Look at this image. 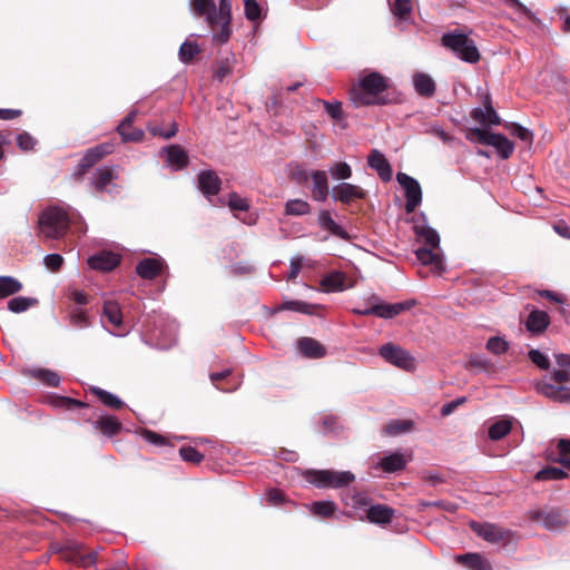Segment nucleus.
Segmentation results:
<instances>
[{"mask_svg":"<svg viewBox=\"0 0 570 570\" xmlns=\"http://www.w3.org/2000/svg\"><path fill=\"white\" fill-rule=\"evenodd\" d=\"M411 428H412V423L410 421L392 420L391 422H389L385 425L384 431L386 434H390V435H399V434L409 432L411 430Z\"/></svg>","mask_w":570,"mask_h":570,"instance_id":"obj_50","label":"nucleus"},{"mask_svg":"<svg viewBox=\"0 0 570 570\" xmlns=\"http://www.w3.org/2000/svg\"><path fill=\"white\" fill-rule=\"evenodd\" d=\"M471 528L479 537L491 543H498L505 539L507 532L494 524L473 522Z\"/></svg>","mask_w":570,"mask_h":570,"instance_id":"obj_20","label":"nucleus"},{"mask_svg":"<svg viewBox=\"0 0 570 570\" xmlns=\"http://www.w3.org/2000/svg\"><path fill=\"white\" fill-rule=\"evenodd\" d=\"M426 132L438 137L440 140L448 145L452 144L455 140V138L449 132H446L440 125H431L426 129Z\"/></svg>","mask_w":570,"mask_h":570,"instance_id":"obj_62","label":"nucleus"},{"mask_svg":"<svg viewBox=\"0 0 570 570\" xmlns=\"http://www.w3.org/2000/svg\"><path fill=\"white\" fill-rule=\"evenodd\" d=\"M70 324L77 328H86L90 325V322L87 314L82 309L77 308L70 313Z\"/></svg>","mask_w":570,"mask_h":570,"instance_id":"obj_57","label":"nucleus"},{"mask_svg":"<svg viewBox=\"0 0 570 570\" xmlns=\"http://www.w3.org/2000/svg\"><path fill=\"white\" fill-rule=\"evenodd\" d=\"M365 196L366 193L363 188L350 183H340L332 189L333 199L342 204H350L352 200L363 199Z\"/></svg>","mask_w":570,"mask_h":570,"instance_id":"obj_11","label":"nucleus"},{"mask_svg":"<svg viewBox=\"0 0 570 570\" xmlns=\"http://www.w3.org/2000/svg\"><path fill=\"white\" fill-rule=\"evenodd\" d=\"M505 1L510 7L514 8L517 10V12L523 14L531 22H533L535 24L541 23L540 18L533 11H531L525 4H523L521 1H519V0H505Z\"/></svg>","mask_w":570,"mask_h":570,"instance_id":"obj_52","label":"nucleus"},{"mask_svg":"<svg viewBox=\"0 0 570 570\" xmlns=\"http://www.w3.org/2000/svg\"><path fill=\"white\" fill-rule=\"evenodd\" d=\"M275 309L277 312L293 311V312H297L301 314L311 315L314 313L315 305H312V304L303 302V301L288 299V301H285L282 305L277 306Z\"/></svg>","mask_w":570,"mask_h":570,"instance_id":"obj_38","label":"nucleus"},{"mask_svg":"<svg viewBox=\"0 0 570 570\" xmlns=\"http://www.w3.org/2000/svg\"><path fill=\"white\" fill-rule=\"evenodd\" d=\"M37 303L38 301L36 298L17 296L8 302V309L13 313H22Z\"/></svg>","mask_w":570,"mask_h":570,"instance_id":"obj_45","label":"nucleus"},{"mask_svg":"<svg viewBox=\"0 0 570 570\" xmlns=\"http://www.w3.org/2000/svg\"><path fill=\"white\" fill-rule=\"evenodd\" d=\"M305 479L320 489H340L353 482L355 476L350 471L308 470L305 473Z\"/></svg>","mask_w":570,"mask_h":570,"instance_id":"obj_6","label":"nucleus"},{"mask_svg":"<svg viewBox=\"0 0 570 570\" xmlns=\"http://www.w3.org/2000/svg\"><path fill=\"white\" fill-rule=\"evenodd\" d=\"M53 405L56 407H62L66 410H72L75 407H87L88 405L81 401L76 399H71L68 396H57L53 400Z\"/></svg>","mask_w":570,"mask_h":570,"instance_id":"obj_54","label":"nucleus"},{"mask_svg":"<svg viewBox=\"0 0 570 570\" xmlns=\"http://www.w3.org/2000/svg\"><path fill=\"white\" fill-rule=\"evenodd\" d=\"M181 459L190 463H200L204 455L193 446H183L179 450Z\"/></svg>","mask_w":570,"mask_h":570,"instance_id":"obj_58","label":"nucleus"},{"mask_svg":"<svg viewBox=\"0 0 570 570\" xmlns=\"http://www.w3.org/2000/svg\"><path fill=\"white\" fill-rule=\"evenodd\" d=\"M92 425L96 430H100L101 433L108 438L117 435L122 428L120 421L112 415L99 416Z\"/></svg>","mask_w":570,"mask_h":570,"instance_id":"obj_25","label":"nucleus"},{"mask_svg":"<svg viewBox=\"0 0 570 570\" xmlns=\"http://www.w3.org/2000/svg\"><path fill=\"white\" fill-rule=\"evenodd\" d=\"M29 374L47 386L56 387L60 383L59 374L50 370L32 368L29 370Z\"/></svg>","mask_w":570,"mask_h":570,"instance_id":"obj_37","label":"nucleus"},{"mask_svg":"<svg viewBox=\"0 0 570 570\" xmlns=\"http://www.w3.org/2000/svg\"><path fill=\"white\" fill-rule=\"evenodd\" d=\"M390 80L379 71H363L350 89L354 107L385 106L394 101L389 94Z\"/></svg>","mask_w":570,"mask_h":570,"instance_id":"obj_2","label":"nucleus"},{"mask_svg":"<svg viewBox=\"0 0 570 570\" xmlns=\"http://www.w3.org/2000/svg\"><path fill=\"white\" fill-rule=\"evenodd\" d=\"M112 151V145L101 144L88 149L79 163L80 171H86L105 156Z\"/></svg>","mask_w":570,"mask_h":570,"instance_id":"obj_18","label":"nucleus"},{"mask_svg":"<svg viewBox=\"0 0 570 570\" xmlns=\"http://www.w3.org/2000/svg\"><path fill=\"white\" fill-rule=\"evenodd\" d=\"M324 104V107H325V111L327 112V115L335 119V120H340L342 119L343 117V111H342V104L340 101H323Z\"/></svg>","mask_w":570,"mask_h":570,"instance_id":"obj_63","label":"nucleus"},{"mask_svg":"<svg viewBox=\"0 0 570 570\" xmlns=\"http://www.w3.org/2000/svg\"><path fill=\"white\" fill-rule=\"evenodd\" d=\"M200 52V48L195 41L186 40L180 45L179 48V59L184 63L190 62L198 53Z\"/></svg>","mask_w":570,"mask_h":570,"instance_id":"obj_44","label":"nucleus"},{"mask_svg":"<svg viewBox=\"0 0 570 570\" xmlns=\"http://www.w3.org/2000/svg\"><path fill=\"white\" fill-rule=\"evenodd\" d=\"M61 560L81 568L96 564L97 552L85 553L82 546L78 542H68L60 551Z\"/></svg>","mask_w":570,"mask_h":570,"instance_id":"obj_8","label":"nucleus"},{"mask_svg":"<svg viewBox=\"0 0 570 570\" xmlns=\"http://www.w3.org/2000/svg\"><path fill=\"white\" fill-rule=\"evenodd\" d=\"M528 356L531 360V362L534 363L541 370L549 368L550 362H549L547 355H544L539 350H534V348L530 350L528 353Z\"/></svg>","mask_w":570,"mask_h":570,"instance_id":"obj_61","label":"nucleus"},{"mask_svg":"<svg viewBox=\"0 0 570 570\" xmlns=\"http://www.w3.org/2000/svg\"><path fill=\"white\" fill-rule=\"evenodd\" d=\"M245 17L249 21H256L261 18V6L256 0H245Z\"/></svg>","mask_w":570,"mask_h":570,"instance_id":"obj_60","label":"nucleus"},{"mask_svg":"<svg viewBox=\"0 0 570 570\" xmlns=\"http://www.w3.org/2000/svg\"><path fill=\"white\" fill-rule=\"evenodd\" d=\"M90 391L95 394L99 401L107 407L110 409H120L125 405V403L114 393L102 390L97 386H91Z\"/></svg>","mask_w":570,"mask_h":570,"instance_id":"obj_36","label":"nucleus"},{"mask_svg":"<svg viewBox=\"0 0 570 570\" xmlns=\"http://www.w3.org/2000/svg\"><path fill=\"white\" fill-rule=\"evenodd\" d=\"M415 91L422 97H432L435 92V82L426 73L417 72L413 76Z\"/></svg>","mask_w":570,"mask_h":570,"instance_id":"obj_31","label":"nucleus"},{"mask_svg":"<svg viewBox=\"0 0 570 570\" xmlns=\"http://www.w3.org/2000/svg\"><path fill=\"white\" fill-rule=\"evenodd\" d=\"M230 375V370L226 368L222 372H215L209 375L212 383L223 392H233L239 386V382L234 384L219 385L218 382Z\"/></svg>","mask_w":570,"mask_h":570,"instance_id":"obj_48","label":"nucleus"},{"mask_svg":"<svg viewBox=\"0 0 570 570\" xmlns=\"http://www.w3.org/2000/svg\"><path fill=\"white\" fill-rule=\"evenodd\" d=\"M530 519L541 522L548 530L557 531L567 524L568 514L563 510L551 508L530 512Z\"/></svg>","mask_w":570,"mask_h":570,"instance_id":"obj_10","label":"nucleus"},{"mask_svg":"<svg viewBox=\"0 0 570 570\" xmlns=\"http://www.w3.org/2000/svg\"><path fill=\"white\" fill-rule=\"evenodd\" d=\"M507 128L509 129V131L512 136L519 138L522 141L528 142V141H531V139H532L531 131L529 129L522 127L519 124L512 122V124L508 125Z\"/></svg>","mask_w":570,"mask_h":570,"instance_id":"obj_59","label":"nucleus"},{"mask_svg":"<svg viewBox=\"0 0 570 570\" xmlns=\"http://www.w3.org/2000/svg\"><path fill=\"white\" fill-rule=\"evenodd\" d=\"M298 352L309 358H320L325 355V348L316 340L302 337L297 341Z\"/></svg>","mask_w":570,"mask_h":570,"instance_id":"obj_23","label":"nucleus"},{"mask_svg":"<svg viewBox=\"0 0 570 570\" xmlns=\"http://www.w3.org/2000/svg\"><path fill=\"white\" fill-rule=\"evenodd\" d=\"M198 188L202 194L212 202V197L216 196L220 190L222 180L214 170H202L198 174Z\"/></svg>","mask_w":570,"mask_h":570,"instance_id":"obj_12","label":"nucleus"},{"mask_svg":"<svg viewBox=\"0 0 570 570\" xmlns=\"http://www.w3.org/2000/svg\"><path fill=\"white\" fill-rule=\"evenodd\" d=\"M101 321L105 325H110L114 330H120L122 327V313L117 302H105Z\"/></svg>","mask_w":570,"mask_h":570,"instance_id":"obj_21","label":"nucleus"},{"mask_svg":"<svg viewBox=\"0 0 570 570\" xmlns=\"http://www.w3.org/2000/svg\"><path fill=\"white\" fill-rule=\"evenodd\" d=\"M367 165L377 173L383 181H390L392 179V167L384 154L380 150L373 149L371 151L367 157Z\"/></svg>","mask_w":570,"mask_h":570,"instance_id":"obj_13","label":"nucleus"},{"mask_svg":"<svg viewBox=\"0 0 570 570\" xmlns=\"http://www.w3.org/2000/svg\"><path fill=\"white\" fill-rule=\"evenodd\" d=\"M308 509L314 515L327 518L334 513L336 504L333 501H316L312 502Z\"/></svg>","mask_w":570,"mask_h":570,"instance_id":"obj_43","label":"nucleus"},{"mask_svg":"<svg viewBox=\"0 0 570 570\" xmlns=\"http://www.w3.org/2000/svg\"><path fill=\"white\" fill-rule=\"evenodd\" d=\"M312 197L316 202H325L328 197V179L324 170H313L311 173Z\"/></svg>","mask_w":570,"mask_h":570,"instance_id":"obj_19","label":"nucleus"},{"mask_svg":"<svg viewBox=\"0 0 570 570\" xmlns=\"http://www.w3.org/2000/svg\"><path fill=\"white\" fill-rule=\"evenodd\" d=\"M441 43L464 62L476 63L480 60V52L474 40L464 33L456 31L446 32L442 36Z\"/></svg>","mask_w":570,"mask_h":570,"instance_id":"obj_5","label":"nucleus"},{"mask_svg":"<svg viewBox=\"0 0 570 570\" xmlns=\"http://www.w3.org/2000/svg\"><path fill=\"white\" fill-rule=\"evenodd\" d=\"M379 355L387 363L405 371L415 368V360L409 351L394 343H385L380 346Z\"/></svg>","mask_w":570,"mask_h":570,"instance_id":"obj_7","label":"nucleus"},{"mask_svg":"<svg viewBox=\"0 0 570 570\" xmlns=\"http://www.w3.org/2000/svg\"><path fill=\"white\" fill-rule=\"evenodd\" d=\"M117 178L112 167L102 166L97 168L92 176V185L99 191H104L107 186Z\"/></svg>","mask_w":570,"mask_h":570,"instance_id":"obj_32","label":"nucleus"},{"mask_svg":"<svg viewBox=\"0 0 570 570\" xmlns=\"http://www.w3.org/2000/svg\"><path fill=\"white\" fill-rule=\"evenodd\" d=\"M284 213L287 216H305L311 213V205L304 199H289L284 205Z\"/></svg>","mask_w":570,"mask_h":570,"instance_id":"obj_35","label":"nucleus"},{"mask_svg":"<svg viewBox=\"0 0 570 570\" xmlns=\"http://www.w3.org/2000/svg\"><path fill=\"white\" fill-rule=\"evenodd\" d=\"M567 476V473L556 466H547L538 471L534 475L537 481H547V480H562Z\"/></svg>","mask_w":570,"mask_h":570,"instance_id":"obj_46","label":"nucleus"},{"mask_svg":"<svg viewBox=\"0 0 570 570\" xmlns=\"http://www.w3.org/2000/svg\"><path fill=\"white\" fill-rule=\"evenodd\" d=\"M228 206L232 210L247 212L249 209V202L237 193H230L228 195Z\"/></svg>","mask_w":570,"mask_h":570,"instance_id":"obj_55","label":"nucleus"},{"mask_svg":"<svg viewBox=\"0 0 570 570\" xmlns=\"http://www.w3.org/2000/svg\"><path fill=\"white\" fill-rule=\"evenodd\" d=\"M566 386H558V385H553L551 383H548V382H541L539 385H538V391L547 396V397H550L554 401H559V402H563L564 400V394H566Z\"/></svg>","mask_w":570,"mask_h":570,"instance_id":"obj_41","label":"nucleus"},{"mask_svg":"<svg viewBox=\"0 0 570 570\" xmlns=\"http://www.w3.org/2000/svg\"><path fill=\"white\" fill-rule=\"evenodd\" d=\"M512 429V423L510 420L508 419H502V420H499L497 422H494L490 428H489V438L493 441H499L501 439H503L505 435H508L510 433Z\"/></svg>","mask_w":570,"mask_h":570,"instance_id":"obj_42","label":"nucleus"},{"mask_svg":"<svg viewBox=\"0 0 570 570\" xmlns=\"http://www.w3.org/2000/svg\"><path fill=\"white\" fill-rule=\"evenodd\" d=\"M71 224H76V216L66 206H47L38 217L39 236L51 240L61 239Z\"/></svg>","mask_w":570,"mask_h":570,"instance_id":"obj_3","label":"nucleus"},{"mask_svg":"<svg viewBox=\"0 0 570 570\" xmlns=\"http://www.w3.org/2000/svg\"><path fill=\"white\" fill-rule=\"evenodd\" d=\"M291 178L298 185L306 184L308 179L311 178V173L307 171V169L301 165L296 164L291 169Z\"/></svg>","mask_w":570,"mask_h":570,"instance_id":"obj_56","label":"nucleus"},{"mask_svg":"<svg viewBox=\"0 0 570 570\" xmlns=\"http://www.w3.org/2000/svg\"><path fill=\"white\" fill-rule=\"evenodd\" d=\"M345 282L346 276L344 273L333 271L322 277L321 286L325 292H343L346 288Z\"/></svg>","mask_w":570,"mask_h":570,"instance_id":"obj_28","label":"nucleus"},{"mask_svg":"<svg viewBox=\"0 0 570 570\" xmlns=\"http://www.w3.org/2000/svg\"><path fill=\"white\" fill-rule=\"evenodd\" d=\"M414 305V302H399V303H386L384 301H379L375 303V311L374 315L384 318L390 320L393 318L404 311L410 309Z\"/></svg>","mask_w":570,"mask_h":570,"instance_id":"obj_14","label":"nucleus"},{"mask_svg":"<svg viewBox=\"0 0 570 570\" xmlns=\"http://www.w3.org/2000/svg\"><path fill=\"white\" fill-rule=\"evenodd\" d=\"M318 225L321 226V228L327 230L334 236H337L342 239L348 238V233L332 218L330 212L327 210L320 212Z\"/></svg>","mask_w":570,"mask_h":570,"instance_id":"obj_29","label":"nucleus"},{"mask_svg":"<svg viewBox=\"0 0 570 570\" xmlns=\"http://www.w3.org/2000/svg\"><path fill=\"white\" fill-rule=\"evenodd\" d=\"M136 115V111H130L117 127V131L124 141H139L144 137V131L141 129L129 130Z\"/></svg>","mask_w":570,"mask_h":570,"instance_id":"obj_22","label":"nucleus"},{"mask_svg":"<svg viewBox=\"0 0 570 570\" xmlns=\"http://www.w3.org/2000/svg\"><path fill=\"white\" fill-rule=\"evenodd\" d=\"M414 232L424 242V246L415 250V256L423 265H429L433 271H444L443 259L440 254V236L435 229L428 225H414Z\"/></svg>","mask_w":570,"mask_h":570,"instance_id":"obj_4","label":"nucleus"},{"mask_svg":"<svg viewBox=\"0 0 570 570\" xmlns=\"http://www.w3.org/2000/svg\"><path fill=\"white\" fill-rule=\"evenodd\" d=\"M396 180L404 189L405 212L413 213L422 202V189L419 181L404 173H397Z\"/></svg>","mask_w":570,"mask_h":570,"instance_id":"obj_9","label":"nucleus"},{"mask_svg":"<svg viewBox=\"0 0 570 570\" xmlns=\"http://www.w3.org/2000/svg\"><path fill=\"white\" fill-rule=\"evenodd\" d=\"M549 323L550 317L547 312L534 309L529 314L525 327L533 334H540L548 327Z\"/></svg>","mask_w":570,"mask_h":570,"instance_id":"obj_24","label":"nucleus"},{"mask_svg":"<svg viewBox=\"0 0 570 570\" xmlns=\"http://www.w3.org/2000/svg\"><path fill=\"white\" fill-rule=\"evenodd\" d=\"M485 347L494 355H502L509 350L510 344L502 336H492L488 340Z\"/></svg>","mask_w":570,"mask_h":570,"instance_id":"obj_47","label":"nucleus"},{"mask_svg":"<svg viewBox=\"0 0 570 570\" xmlns=\"http://www.w3.org/2000/svg\"><path fill=\"white\" fill-rule=\"evenodd\" d=\"M191 13L204 18L213 31V42L226 43L232 36V0H188Z\"/></svg>","mask_w":570,"mask_h":570,"instance_id":"obj_1","label":"nucleus"},{"mask_svg":"<svg viewBox=\"0 0 570 570\" xmlns=\"http://www.w3.org/2000/svg\"><path fill=\"white\" fill-rule=\"evenodd\" d=\"M332 178L337 180H345L352 177V168L345 161L335 163L328 169Z\"/></svg>","mask_w":570,"mask_h":570,"instance_id":"obj_49","label":"nucleus"},{"mask_svg":"<svg viewBox=\"0 0 570 570\" xmlns=\"http://www.w3.org/2000/svg\"><path fill=\"white\" fill-rule=\"evenodd\" d=\"M456 561L470 570H492L491 563L480 553H464L455 557Z\"/></svg>","mask_w":570,"mask_h":570,"instance_id":"obj_27","label":"nucleus"},{"mask_svg":"<svg viewBox=\"0 0 570 570\" xmlns=\"http://www.w3.org/2000/svg\"><path fill=\"white\" fill-rule=\"evenodd\" d=\"M491 146L495 148L497 153L502 159H508L514 151V144L509 140L502 134H495L494 137L491 138Z\"/></svg>","mask_w":570,"mask_h":570,"instance_id":"obj_34","label":"nucleus"},{"mask_svg":"<svg viewBox=\"0 0 570 570\" xmlns=\"http://www.w3.org/2000/svg\"><path fill=\"white\" fill-rule=\"evenodd\" d=\"M472 117L482 124L500 125L501 122V119L497 111L494 110L490 100L485 102L484 109H474L472 111Z\"/></svg>","mask_w":570,"mask_h":570,"instance_id":"obj_33","label":"nucleus"},{"mask_svg":"<svg viewBox=\"0 0 570 570\" xmlns=\"http://www.w3.org/2000/svg\"><path fill=\"white\" fill-rule=\"evenodd\" d=\"M406 464V456L400 452H394L382 458L377 463V466L386 473H393L403 470Z\"/></svg>","mask_w":570,"mask_h":570,"instance_id":"obj_26","label":"nucleus"},{"mask_svg":"<svg viewBox=\"0 0 570 570\" xmlns=\"http://www.w3.org/2000/svg\"><path fill=\"white\" fill-rule=\"evenodd\" d=\"M119 263V256L111 252H100L88 258L89 267L100 272H110L116 268Z\"/></svg>","mask_w":570,"mask_h":570,"instance_id":"obj_15","label":"nucleus"},{"mask_svg":"<svg viewBox=\"0 0 570 570\" xmlns=\"http://www.w3.org/2000/svg\"><path fill=\"white\" fill-rule=\"evenodd\" d=\"M494 132H490L487 129L483 128H472L469 132V139L476 140L483 145L491 146L492 144V137H494Z\"/></svg>","mask_w":570,"mask_h":570,"instance_id":"obj_53","label":"nucleus"},{"mask_svg":"<svg viewBox=\"0 0 570 570\" xmlns=\"http://www.w3.org/2000/svg\"><path fill=\"white\" fill-rule=\"evenodd\" d=\"M412 11L411 0H395L392 6V12L399 18L397 27L403 28V22L407 21Z\"/></svg>","mask_w":570,"mask_h":570,"instance_id":"obj_40","label":"nucleus"},{"mask_svg":"<svg viewBox=\"0 0 570 570\" xmlns=\"http://www.w3.org/2000/svg\"><path fill=\"white\" fill-rule=\"evenodd\" d=\"M395 510L384 505V504H375L371 505L367 510V519L372 523L376 524H385L391 522L394 517Z\"/></svg>","mask_w":570,"mask_h":570,"instance_id":"obj_30","label":"nucleus"},{"mask_svg":"<svg viewBox=\"0 0 570 570\" xmlns=\"http://www.w3.org/2000/svg\"><path fill=\"white\" fill-rule=\"evenodd\" d=\"M22 289V284L12 276H0V298L17 294Z\"/></svg>","mask_w":570,"mask_h":570,"instance_id":"obj_39","label":"nucleus"},{"mask_svg":"<svg viewBox=\"0 0 570 570\" xmlns=\"http://www.w3.org/2000/svg\"><path fill=\"white\" fill-rule=\"evenodd\" d=\"M468 367L474 368L478 372H489L493 367V364L485 356L474 354L470 356Z\"/></svg>","mask_w":570,"mask_h":570,"instance_id":"obj_51","label":"nucleus"},{"mask_svg":"<svg viewBox=\"0 0 570 570\" xmlns=\"http://www.w3.org/2000/svg\"><path fill=\"white\" fill-rule=\"evenodd\" d=\"M43 264L48 269L59 271L63 264V257L60 254H48L43 258Z\"/></svg>","mask_w":570,"mask_h":570,"instance_id":"obj_64","label":"nucleus"},{"mask_svg":"<svg viewBox=\"0 0 570 570\" xmlns=\"http://www.w3.org/2000/svg\"><path fill=\"white\" fill-rule=\"evenodd\" d=\"M161 154L165 155L166 163L173 170H180L188 164V155L186 150L178 145H171L163 148Z\"/></svg>","mask_w":570,"mask_h":570,"instance_id":"obj_16","label":"nucleus"},{"mask_svg":"<svg viewBox=\"0 0 570 570\" xmlns=\"http://www.w3.org/2000/svg\"><path fill=\"white\" fill-rule=\"evenodd\" d=\"M166 266L163 258H144L136 266V273L144 279L156 278Z\"/></svg>","mask_w":570,"mask_h":570,"instance_id":"obj_17","label":"nucleus"}]
</instances>
